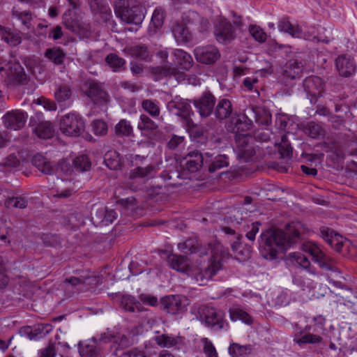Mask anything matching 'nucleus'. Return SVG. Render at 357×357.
<instances>
[{
  "label": "nucleus",
  "instance_id": "473e14b6",
  "mask_svg": "<svg viewBox=\"0 0 357 357\" xmlns=\"http://www.w3.org/2000/svg\"><path fill=\"white\" fill-rule=\"evenodd\" d=\"M183 20L188 21L189 23L195 24L196 26H197V28L200 31L206 30L209 25L208 20L202 17L195 11H189L185 13V16L183 17Z\"/></svg>",
  "mask_w": 357,
  "mask_h": 357
},
{
  "label": "nucleus",
  "instance_id": "338daca9",
  "mask_svg": "<svg viewBox=\"0 0 357 357\" xmlns=\"http://www.w3.org/2000/svg\"><path fill=\"white\" fill-rule=\"evenodd\" d=\"M139 301L142 303L144 305H150V306H155L157 305L158 301V298L150 294H142L139 296Z\"/></svg>",
  "mask_w": 357,
  "mask_h": 357
},
{
  "label": "nucleus",
  "instance_id": "9b49d317",
  "mask_svg": "<svg viewBox=\"0 0 357 357\" xmlns=\"http://www.w3.org/2000/svg\"><path fill=\"white\" fill-rule=\"evenodd\" d=\"M3 77L8 82L26 84L29 77L19 63H8Z\"/></svg>",
  "mask_w": 357,
  "mask_h": 357
},
{
  "label": "nucleus",
  "instance_id": "bb28decb",
  "mask_svg": "<svg viewBox=\"0 0 357 357\" xmlns=\"http://www.w3.org/2000/svg\"><path fill=\"white\" fill-rule=\"evenodd\" d=\"M203 155L198 151H192L185 158V169L190 172H197L203 163Z\"/></svg>",
  "mask_w": 357,
  "mask_h": 357
},
{
  "label": "nucleus",
  "instance_id": "c756f323",
  "mask_svg": "<svg viewBox=\"0 0 357 357\" xmlns=\"http://www.w3.org/2000/svg\"><path fill=\"white\" fill-rule=\"evenodd\" d=\"M233 111L229 100L222 98L218 101L215 109V115L219 119H225L230 116Z\"/></svg>",
  "mask_w": 357,
  "mask_h": 357
},
{
  "label": "nucleus",
  "instance_id": "37998d69",
  "mask_svg": "<svg viewBox=\"0 0 357 357\" xmlns=\"http://www.w3.org/2000/svg\"><path fill=\"white\" fill-rule=\"evenodd\" d=\"M36 135L42 139H50L53 135V126L50 122L40 123L34 130Z\"/></svg>",
  "mask_w": 357,
  "mask_h": 357
},
{
  "label": "nucleus",
  "instance_id": "9d476101",
  "mask_svg": "<svg viewBox=\"0 0 357 357\" xmlns=\"http://www.w3.org/2000/svg\"><path fill=\"white\" fill-rule=\"evenodd\" d=\"M83 90L86 96L96 105H103L109 101L108 94L95 81L86 82Z\"/></svg>",
  "mask_w": 357,
  "mask_h": 357
},
{
  "label": "nucleus",
  "instance_id": "6e6552de",
  "mask_svg": "<svg viewBox=\"0 0 357 357\" xmlns=\"http://www.w3.org/2000/svg\"><path fill=\"white\" fill-rule=\"evenodd\" d=\"M303 249L312 257L314 261L319 264L320 268L332 271L337 270L334 259L325 253L315 243L308 242L303 245Z\"/></svg>",
  "mask_w": 357,
  "mask_h": 357
},
{
  "label": "nucleus",
  "instance_id": "4468645a",
  "mask_svg": "<svg viewBox=\"0 0 357 357\" xmlns=\"http://www.w3.org/2000/svg\"><path fill=\"white\" fill-rule=\"evenodd\" d=\"M214 34L220 43L227 44L236 38V31L233 25L227 20H222L215 26Z\"/></svg>",
  "mask_w": 357,
  "mask_h": 357
},
{
  "label": "nucleus",
  "instance_id": "ea45409f",
  "mask_svg": "<svg viewBox=\"0 0 357 357\" xmlns=\"http://www.w3.org/2000/svg\"><path fill=\"white\" fill-rule=\"evenodd\" d=\"M33 165L41 172L46 174H51L54 168L51 162L41 155H36L33 158Z\"/></svg>",
  "mask_w": 357,
  "mask_h": 357
},
{
  "label": "nucleus",
  "instance_id": "c85d7f7f",
  "mask_svg": "<svg viewBox=\"0 0 357 357\" xmlns=\"http://www.w3.org/2000/svg\"><path fill=\"white\" fill-rule=\"evenodd\" d=\"M172 31L178 43H185L189 40L190 31L187 26L183 22H175L172 26Z\"/></svg>",
  "mask_w": 357,
  "mask_h": 357
},
{
  "label": "nucleus",
  "instance_id": "ddd939ff",
  "mask_svg": "<svg viewBox=\"0 0 357 357\" xmlns=\"http://www.w3.org/2000/svg\"><path fill=\"white\" fill-rule=\"evenodd\" d=\"M194 54L197 61L204 64L214 63L220 58V53L214 45L197 47Z\"/></svg>",
  "mask_w": 357,
  "mask_h": 357
},
{
  "label": "nucleus",
  "instance_id": "49530a36",
  "mask_svg": "<svg viewBox=\"0 0 357 357\" xmlns=\"http://www.w3.org/2000/svg\"><path fill=\"white\" fill-rule=\"evenodd\" d=\"M121 305L123 309L128 312L141 311L142 305L139 301L130 295H125L121 298Z\"/></svg>",
  "mask_w": 357,
  "mask_h": 357
},
{
  "label": "nucleus",
  "instance_id": "2f4dec72",
  "mask_svg": "<svg viewBox=\"0 0 357 357\" xmlns=\"http://www.w3.org/2000/svg\"><path fill=\"white\" fill-rule=\"evenodd\" d=\"M322 236L325 241L336 251L340 252L343 246V238L333 231L323 229Z\"/></svg>",
  "mask_w": 357,
  "mask_h": 357
},
{
  "label": "nucleus",
  "instance_id": "0eeeda50",
  "mask_svg": "<svg viewBox=\"0 0 357 357\" xmlns=\"http://www.w3.org/2000/svg\"><path fill=\"white\" fill-rule=\"evenodd\" d=\"M100 343L112 342V347L115 348V355L119 357H134L132 351H128L118 354V351L126 349L131 345V342L126 335L119 334L114 331L107 329L100 335L98 339Z\"/></svg>",
  "mask_w": 357,
  "mask_h": 357
},
{
  "label": "nucleus",
  "instance_id": "58836bf2",
  "mask_svg": "<svg viewBox=\"0 0 357 357\" xmlns=\"http://www.w3.org/2000/svg\"><path fill=\"white\" fill-rule=\"evenodd\" d=\"M164 20L165 14L163 10L160 8H155L151 17L149 31L153 33H156L158 30L162 28Z\"/></svg>",
  "mask_w": 357,
  "mask_h": 357
},
{
  "label": "nucleus",
  "instance_id": "a19ab883",
  "mask_svg": "<svg viewBox=\"0 0 357 357\" xmlns=\"http://www.w3.org/2000/svg\"><path fill=\"white\" fill-rule=\"evenodd\" d=\"M229 316L230 319L234 321L240 320L248 325H251L253 323L252 317L247 312L241 308L234 307L230 309Z\"/></svg>",
  "mask_w": 357,
  "mask_h": 357
},
{
  "label": "nucleus",
  "instance_id": "e2e57ef3",
  "mask_svg": "<svg viewBox=\"0 0 357 357\" xmlns=\"http://www.w3.org/2000/svg\"><path fill=\"white\" fill-rule=\"evenodd\" d=\"M93 130L96 135H105L107 132V126L105 121L96 120L92 123Z\"/></svg>",
  "mask_w": 357,
  "mask_h": 357
},
{
  "label": "nucleus",
  "instance_id": "864d4df0",
  "mask_svg": "<svg viewBox=\"0 0 357 357\" xmlns=\"http://www.w3.org/2000/svg\"><path fill=\"white\" fill-rule=\"evenodd\" d=\"M278 151L282 158H289L292 153V148L287 139V135H284L281 137V142L277 144Z\"/></svg>",
  "mask_w": 357,
  "mask_h": 357
},
{
  "label": "nucleus",
  "instance_id": "680f3d73",
  "mask_svg": "<svg viewBox=\"0 0 357 357\" xmlns=\"http://www.w3.org/2000/svg\"><path fill=\"white\" fill-rule=\"evenodd\" d=\"M229 165L228 158L226 155H219L215 158L212 164L209 166V171L213 172L217 169L227 167Z\"/></svg>",
  "mask_w": 357,
  "mask_h": 357
},
{
  "label": "nucleus",
  "instance_id": "774afa93",
  "mask_svg": "<svg viewBox=\"0 0 357 357\" xmlns=\"http://www.w3.org/2000/svg\"><path fill=\"white\" fill-rule=\"evenodd\" d=\"M56 351L54 344H51L40 352V357H54Z\"/></svg>",
  "mask_w": 357,
  "mask_h": 357
},
{
  "label": "nucleus",
  "instance_id": "052dcab7",
  "mask_svg": "<svg viewBox=\"0 0 357 357\" xmlns=\"http://www.w3.org/2000/svg\"><path fill=\"white\" fill-rule=\"evenodd\" d=\"M249 32L251 36L259 43H264L266 40V33L262 29L257 25L250 26Z\"/></svg>",
  "mask_w": 357,
  "mask_h": 357
},
{
  "label": "nucleus",
  "instance_id": "cd10ccee",
  "mask_svg": "<svg viewBox=\"0 0 357 357\" xmlns=\"http://www.w3.org/2000/svg\"><path fill=\"white\" fill-rule=\"evenodd\" d=\"M98 340L93 338L79 347V352L82 357H98L100 351L97 347Z\"/></svg>",
  "mask_w": 357,
  "mask_h": 357
},
{
  "label": "nucleus",
  "instance_id": "69168bd1",
  "mask_svg": "<svg viewBox=\"0 0 357 357\" xmlns=\"http://www.w3.org/2000/svg\"><path fill=\"white\" fill-rule=\"evenodd\" d=\"M17 18L22 22V24L28 29L32 27L31 25V14L29 12H15Z\"/></svg>",
  "mask_w": 357,
  "mask_h": 357
},
{
  "label": "nucleus",
  "instance_id": "4be33fe9",
  "mask_svg": "<svg viewBox=\"0 0 357 357\" xmlns=\"http://www.w3.org/2000/svg\"><path fill=\"white\" fill-rule=\"evenodd\" d=\"M303 86L305 91L314 98L321 96L324 89V83L322 79L317 76L306 78Z\"/></svg>",
  "mask_w": 357,
  "mask_h": 357
},
{
  "label": "nucleus",
  "instance_id": "412c9836",
  "mask_svg": "<svg viewBox=\"0 0 357 357\" xmlns=\"http://www.w3.org/2000/svg\"><path fill=\"white\" fill-rule=\"evenodd\" d=\"M52 195L60 198H67L71 196L74 190L71 187V182L68 180H63L56 178L52 185Z\"/></svg>",
  "mask_w": 357,
  "mask_h": 357
},
{
  "label": "nucleus",
  "instance_id": "a211bd4d",
  "mask_svg": "<svg viewBox=\"0 0 357 357\" xmlns=\"http://www.w3.org/2000/svg\"><path fill=\"white\" fill-rule=\"evenodd\" d=\"M215 98L209 91L204 92L200 98L194 100V105L202 116H208L214 107Z\"/></svg>",
  "mask_w": 357,
  "mask_h": 357
},
{
  "label": "nucleus",
  "instance_id": "f03ea898",
  "mask_svg": "<svg viewBox=\"0 0 357 357\" xmlns=\"http://www.w3.org/2000/svg\"><path fill=\"white\" fill-rule=\"evenodd\" d=\"M211 250V260L206 268L196 269L192 273L199 285L205 284L210 279L221 269L222 263L229 258V252L219 242L214 241L208 244Z\"/></svg>",
  "mask_w": 357,
  "mask_h": 357
},
{
  "label": "nucleus",
  "instance_id": "c03bdc74",
  "mask_svg": "<svg viewBox=\"0 0 357 357\" xmlns=\"http://www.w3.org/2000/svg\"><path fill=\"white\" fill-rule=\"evenodd\" d=\"M252 347L250 344L241 345L237 343L231 344L229 351L232 357H244L251 353Z\"/></svg>",
  "mask_w": 357,
  "mask_h": 357
},
{
  "label": "nucleus",
  "instance_id": "8fccbe9b",
  "mask_svg": "<svg viewBox=\"0 0 357 357\" xmlns=\"http://www.w3.org/2000/svg\"><path fill=\"white\" fill-rule=\"evenodd\" d=\"M132 126L130 122L121 119L115 126V133L119 137L130 136L132 134Z\"/></svg>",
  "mask_w": 357,
  "mask_h": 357
},
{
  "label": "nucleus",
  "instance_id": "5701e85b",
  "mask_svg": "<svg viewBox=\"0 0 357 357\" xmlns=\"http://www.w3.org/2000/svg\"><path fill=\"white\" fill-rule=\"evenodd\" d=\"M167 263L169 266L178 271L183 273H190V263L188 259L181 255H169L167 258Z\"/></svg>",
  "mask_w": 357,
  "mask_h": 357
},
{
  "label": "nucleus",
  "instance_id": "423d86ee",
  "mask_svg": "<svg viewBox=\"0 0 357 357\" xmlns=\"http://www.w3.org/2000/svg\"><path fill=\"white\" fill-rule=\"evenodd\" d=\"M314 323V332L317 334L311 333H301L295 335L294 341L300 347L306 344H319L323 342L322 335L326 334V328H325L326 319L321 315L316 316L313 318Z\"/></svg>",
  "mask_w": 357,
  "mask_h": 357
},
{
  "label": "nucleus",
  "instance_id": "09e8293b",
  "mask_svg": "<svg viewBox=\"0 0 357 357\" xmlns=\"http://www.w3.org/2000/svg\"><path fill=\"white\" fill-rule=\"evenodd\" d=\"M72 91L69 86L61 84L54 91V98L58 102H63L70 98Z\"/></svg>",
  "mask_w": 357,
  "mask_h": 357
},
{
  "label": "nucleus",
  "instance_id": "bf43d9fd",
  "mask_svg": "<svg viewBox=\"0 0 357 357\" xmlns=\"http://www.w3.org/2000/svg\"><path fill=\"white\" fill-rule=\"evenodd\" d=\"M105 162L111 169H116L120 167V160L115 151H109L105 154Z\"/></svg>",
  "mask_w": 357,
  "mask_h": 357
},
{
  "label": "nucleus",
  "instance_id": "b1692460",
  "mask_svg": "<svg viewBox=\"0 0 357 357\" xmlns=\"http://www.w3.org/2000/svg\"><path fill=\"white\" fill-rule=\"evenodd\" d=\"M65 282L70 284L72 286H77L80 284H86L89 287H95L100 282V279L98 276L91 275H82L79 278L70 277L65 280Z\"/></svg>",
  "mask_w": 357,
  "mask_h": 357
},
{
  "label": "nucleus",
  "instance_id": "0e129e2a",
  "mask_svg": "<svg viewBox=\"0 0 357 357\" xmlns=\"http://www.w3.org/2000/svg\"><path fill=\"white\" fill-rule=\"evenodd\" d=\"M201 341L203 344L204 351L207 357H218L216 350L212 342L208 340V339L203 338Z\"/></svg>",
  "mask_w": 357,
  "mask_h": 357
},
{
  "label": "nucleus",
  "instance_id": "aec40b11",
  "mask_svg": "<svg viewBox=\"0 0 357 357\" xmlns=\"http://www.w3.org/2000/svg\"><path fill=\"white\" fill-rule=\"evenodd\" d=\"M161 307L168 313L176 314L184 309L181 298L178 295H169L160 300Z\"/></svg>",
  "mask_w": 357,
  "mask_h": 357
},
{
  "label": "nucleus",
  "instance_id": "c9c22d12",
  "mask_svg": "<svg viewBox=\"0 0 357 357\" xmlns=\"http://www.w3.org/2000/svg\"><path fill=\"white\" fill-rule=\"evenodd\" d=\"M231 250L234 257L239 261H246L251 257L250 247H243L238 241H236L231 244Z\"/></svg>",
  "mask_w": 357,
  "mask_h": 357
},
{
  "label": "nucleus",
  "instance_id": "393cba45",
  "mask_svg": "<svg viewBox=\"0 0 357 357\" xmlns=\"http://www.w3.org/2000/svg\"><path fill=\"white\" fill-rule=\"evenodd\" d=\"M0 37L2 40L10 46H17L22 41V38L18 32L1 25H0Z\"/></svg>",
  "mask_w": 357,
  "mask_h": 357
},
{
  "label": "nucleus",
  "instance_id": "f3484780",
  "mask_svg": "<svg viewBox=\"0 0 357 357\" xmlns=\"http://www.w3.org/2000/svg\"><path fill=\"white\" fill-rule=\"evenodd\" d=\"M286 261L288 264L298 266L301 268L306 270L310 274L314 276L319 274L316 271V268L311 266V263L308 258L301 252H290L287 256Z\"/></svg>",
  "mask_w": 357,
  "mask_h": 357
},
{
  "label": "nucleus",
  "instance_id": "603ef678",
  "mask_svg": "<svg viewBox=\"0 0 357 357\" xmlns=\"http://www.w3.org/2000/svg\"><path fill=\"white\" fill-rule=\"evenodd\" d=\"M45 56L56 64H61L63 61L65 54L60 48H52L46 50Z\"/></svg>",
  "mask_w": 357,
  "mask_h": 357
},
{
  "label": "nucleus",
  "instance_id": "4c0bfd02",
  "mask_svg": "<svg viewBox=\"0 0 357 357\" xmlns=\"http://www.w3.org/2000/svg\"><path fill=\"white\" fill-rule=\"evenodd\" d=\"M89 4L93 13H102L105 15V19H108L111 16V10L107 3L102 0H89Z\"/></svg>",
  "mask_w": 357,
  "mask_h": 357
},
{
  "label": "nucleus",
  "instance_id": "4d7b16f0",
  "mask_svg": "<svg viewBox=\"0 0 357 357\" xmlns=\"http://www.w3.org/2000/svg\"><path fill=\"white\" fill-rule=\"evenodd\" d=\"M75 168L79 172L87 171L91 167V162L87 155H82L76 157L74 160Z\"/></svg>",
  "mask_w": 357,
  "mask_h": 357
},
{
  "label": "nucleus",
  "instance_id": "72a5a7b5",
  "mask_svg": "<svg viewBox=\"0 0 357 357\" xmlns=\"http://www.w3.org/2000/svg\"><path fill=\"white\" fill-rule=\"evenodd\" d=\"M24 63L28 70L36 79L41 82L44 81L43 68L38 60L34 59H27L25 60Z\"/></svg>",
  "mask_w": 357,
  "mask_h": 357
},
{
  "label": "nucleus",
  "instance_id": "f257e3e1",
  "mask_svg": "<svg viewBox=\"0 0 357 357\" xmlns=\"http://www.w3.org/2000/svg\"><path fill=\"white\" fill-rule=\"evenodd\" d=\"M299 232L288 228L287 231L274 229H268L260 236L259 250L261 255L266 259H276L280 252L287 249L296 242Z\"/></svg>",
  "mask_w": 357,
  "mask_h": 357
},
{
  "label": "nucleus",
  "instance_id": "f8f14e48",
  "mask_svg": "<svg viewBox=\"0 0 357 357\" xmlns=\"http://www.w3.org/2000/svg\"><path fill=\"white\" fill-rule=\"evenodd\" d=\"M249 117H253L258 124L260 125H268L271 121V114L270 112L264 107H254L247 110V113L242 117L245 122L246 130H249L251 128L252 120L248 119V122H246L245 119Z\"/></svg>",
  "mask_w": 357,
  "mask_h": 357
},
{
  "label": "nucleus",
  "instance_id": "7c9ffc66",
  "mask_svg": "<svg viewBox=\"0 0 357 357\" xmlns=\"http://www.w3.org/2000/svg\"><path fill=\"white\" fill-rule=\"evenodd\" d=\"M278 28L280 31L288 33L292 37L305 38L301 27L298 25L292 24L287 19H282L279 22Z\"/></svg>",
  "mask_w": 357,
  "mask_h": 357
},
{
  "label": "nucleus",
  "instance_id": "a18cd8bd",
  "mask_svg": "<svg viewBox=\"0 0 357 357\" xmlns=\"http://www.w3.org/2000/svg\"><path fill=\"white\" fill-rule=\"evenodd\" d=\"M156 123L146 114H142L137 123V128L141 131H153L158 128Z\"/></svg>",
  "mask_w": 357,
  "mask_h": 357
},
{
  "label": "nucleus",
  "instance_id": "6ab92c4d",
  "mask_svg": "<svg viewBox=\"0 0 357 357\" xmlns=\"http://www.w3.org/2000/svg\"><path fill=\"white\" fill-rule=\"evenodd\" d=\"M335 66L339 74L349 77L356 72V65L354 58L349 55H340L335 60Z\"/></svg>",
  "mask_w": 357,
  "mask_h": 357
},
{
  "label": "nucleus",
  "instance_id": "20e7f679",
  "mask_svg": "<svg viewBox=\"0 0 357 357\" xmlns=\"http://www.w3.org/2000/svg\"><path fill=\"white\" fill-rule=\"evenodd\" d=\"M198 319L206 327L218 331L228 326L225 312L214 307L204 305L199 307Z\"/></svg>",
  "mask_w": 357,
  "mask_h": 357
},
{
  "label": "nucleus",
  "instance_id": "1a4fd4ad",
  "mask_svg": "<svg viewBox=\"0 0 357 357\" xmlns=\"http://www.w3.org/2000/svg\"><path fill=\"white\" fill-rule=\"evenodd\" d=\"M60 130L68 136H79L84 130V122L77 114L64 115L60 122Z\"/></svg>",
  "mask_w": 357,
  "mask_h": 357
},
{
  "label": "nucleus",
  "instance_id": "e433bc0d",
  "mask_svg": "<svg viewBox=\"0 0 357 357\" xmlns=\"http://www.w3.org/2000/svg\"><path fill=\"white\" fill-rule=\"evenodd\" d=\"M142 107L144 112L153 118H158L160 114L159 102L156 100L144 99L141 102Z\"/></svg>",
  "mask_w": 357,
  "mask_h": 357
},
{
  "label": "nucleus",
  "instance_id": "2eb2a0df",
  "mask_svg": "<svg viewBox=\"0 0 357 357\" xmlns=\"http://www.w3.org/2000/svg\"><path fill=\"white\" fill-rule=\"evenodd\" d=\"M27 118L26 112L17 109L12 110L4 114L3 122L6 128L17 130L24 127Z\"/></svg>",
  "mask_w": 357,
  "mask_h": 357
},
{
  "label": "nucleus",
  "instance_id": "dca6fc26",
  "mask_svg": "<svg viewBox=\"0 0 357 357\" xmlns=\"http://www.w3.org/2000/svg\"><path fill=\"white\" fill-rule=\"evenodd\" d=\"M167 109L171 113L186 119L189 125L191 123V120L189 119V117L192 111L188 100L176 97L174 100L168 102Z\"/></svg>",
  "mask_w": 357,
  "mask_h": 357
},
{
  "label": "nucleus",
  "instance_id": "f704fd0d",
  "mask_svg": "<svg viewBox=\"0 0 357 357\" xmlns=\"http://www.w3.org/2000/svg\"><path fill=\"white\" fill-rule=\"evenodd\" d=\"M173 54L181 68L188 70L192 67L193 59L190 54L179 49L175 50Z\"/></svg>",
  "mask_w": 357,
  "mask_h": 357
},
{
  "label": "nucleus",
  "instance_id": "7ed1b4c3",
  "mask_svg": "<svg viewBox=\"0 0 357 357\" xmlns=\"http://www.w3.org/2000/svg\"><path fill=\"white\" fill-rule=\"evenodd\" d=\"M144 8L137 0L119 1L115 6L117 17L126 23L140 24L145 17Z\"/></svg>",
  "mask_w": 357,
  "mask_h": 357
},
{
  "label": "nucleus",
  "instance_id": "de8ad7c7",
  "mask_svg": "<svg viewBox=\"0 0 357 357\" xmlns=\"http://www.w3.org/2000/svg\"><path fill=\"white\" fill-rule=\"evenodd\" d=\"M129 52L132 56L141 60H148L150 56L148 47L143 44L131 46L129 48Z\"/></svg>",
  "mask_w": 357,
  "mask_h": 357
},
{
  "label": "nucleus",
  "instance_id": "79ce46f5",
  "mask_svg": "<svg viewBox=\"0 0 357 357\" xmlns=\"http://www.w3.org/2000/svg\"><path fill=\"white\" fill-rule=\"evenodd\" d=\"M154 168L152 165H147L145 167H137L132 169L128 176L130 181L144 178L152 176Z\"/></svg>",
  "mask_w": 357,
  "mask_h": 357
},
{
  "label": "nucleus",
  "instance_id": "3c124183",
  "mask_svg": "<svg viewBox=\"0 0 357 357\" xmlns=\"http://www.w3.org/2000/svg\"><path fill=\"white\" fill-rule=\"evenodd\" d=\"M304 132L312 138H318L324 135L322 127L315 122L308 123L304 128Z\"/></svg>",
  "mask_w": 357,
  "mask_h": 357
},
{
  "label": "nucleus",
  "instance_id": "39448f33",
  "mask_svg": "<svg viewBox=\"0 0 357 357\" xmlns=\"http://www.w3.org/2000/svg\"><path fill=\"white\" fill-rule=\"evenodd\" d=\"M235 126L232 128V131L237 132L236 135V148L235 151L238 157L246 162L252 158L255 153V148L252 145V139L248 135L241 134L240 131L243 130L244 128H241V118H236Z\"/></svg>",
  "mask_w": 357,
  "mask_h": 357
},
{
  "label": "nucleus",
  "instance_id": "5fc2aeb1",
  "mask_svg": "<svg viewBox=\"0 0 357 357\" xmlns=\"http://www.w3.org/2000/svg\"><path fill=\"white\" fill-rule=\"evenodd\" d=\"M107 63L114 71L119 70L125 64L123 59L118 56L115 54H109L105 59Z\"/></svg>",
  "mask_w": 357,
  "mask_h": 357
},
{
  "label": "nucleus",
  "instance_id": "6e6d98bb",
  "mask_svg": "<svg viewBox=\"0 0 357 357\" xmlns=\"http://www.w3.org/2000/svg\"><path fill=\"white\" fill-rule=\"evenodd\" d=\"M155 342L161 347H172L178 343V340L171 335L162 334L155 337Z\"/></svg>",
  "mask_w": 357,
  "mask_h": 357
},
{
  "label": "nucleus",
  "instance_id": "a878e982",
  "mask_svg": "<svg viewBox=\"0 0 357 357\" xmlns=\"http://www.w3.org/2000/svg\"><path fill=\"white\" fill-rule=\"evenodd\" d=\"M303 63L298 59H291L285 65L284 76L291 79L299 77L303 72Z\"/></svg>",
  "mask_w": 357,
  "mask_h": 357
},
{
  "label": "nucleus",
  "instance_id": "13d9d810",
  "mask_svg": "<svg viewBox=\"0 0 357 357\" xmlns=\"http://www.w3.org/2000/svg\"><path fill=\"white\" fill-rule=\"evenodd\" d=\"M5 206L8 208H24L26 207L27 202L22 197H9L5 201Z\"/></svg>",
  "mask_w": 357,
  "mask_h": 357
}]
</instances>
